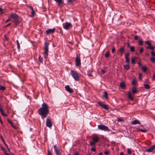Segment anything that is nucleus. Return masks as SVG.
Here are the masks:
<instances>
[{"label":"nucleus","instance_id":"nucleus-52","mask_svg":"<svg viewBox=\"0 0 155 155\" xmlns=\"http://www.w3.org/2000/svg\"><path fill=\"white\" fill-rule=\"evenodd\" d=\"M48 155H52L51 152L49 150H48Z\"/></svg>","mask_w":155,"mask_h":155},{"label":"nucleus","instance_id":"nucleus-26","mask_svg":"<svg viewBox=\"0 0 155 155\" xmlns=\"http://www.w3.org/2000/svg\"><path fill=\"white\" fill-rule=\"evenodd\" d=\"M132 93L133 94H135L137 93V88L136 87H133L132 89Z\"/></svg>","mask_w":155,"mask_h":155},{"label":"nucleus","instance_id":"nucleus-47","mask_svg":"<svg viewBox=\"0 0 155 155\" xmlns=\"http://www.w3.org/2000/svg\"><path fill=\"white\" fill-rule=\"evenodd\" d=\"M138 36L137 35H135L134 37V39L135 40H138Z\"/></svg>","mask_w":155,"mask_h":155},{"label":"nucleus","instance_id":"nucleus-60","mask_svg":"<svg viewBox=\"0 0 155 155\" xmlns=\"http://www.w3.org/2000/svg\"><path fill=\"white\" fill-rule=\"evenodd\" d=\"M11 25V23H9L8 25L6 26V27H7Z\"/></svg>","mask_w":155,"mask_h":155},{"label":"nucleus","instance_id":"nucleus-32","mask_svg":"<svg viewBox=\"0 0 155 155\" xmlns=\"http://www.w3.org/2000/svg\"><path fill=\"white\" fill-rule=\"evenodd\" d=\"M138 131H140L142 132H146L147 131V130L144 129H138Z\"/></svg>","mask_w":155,"mask_h":155},{"label":"nucleus","instance_id":"nucleus-11","mask_svg":"<svg viewBox=\"0 0 155 155\" xmlns=\"http://www.w3.org/2000/svg\"><path fill=\"white\" fill-rule=\"evenodd\" d=\"M0 112L1 113L2 115L5 117H6L7 116V114H6L4 113V110L3 109V107L1 105V103H0Z\"/></svg>","mask_w":155,"mask_h":155},{"label":"nucleus","instance_id":"nucleus-33","mask_svg":"<svg viewBox=\"0 0 155 155\" xmlns=\"http://www.w3.org/2000/svg\"><path fill=\"white\" fill-rule=\"evenodd\" d=\"M130 49L131 51L132 52H134L135 51V48L134 46H131L130 48Z\"/></svg>","mask_w":155,"mask_h":155},{"label":"nucleus","instance_id":"nucleus-46","mask_svg":"<svg viewBox=\"0 0 155 155\" xmlns=\"http://www.w3.org/2000/svg\"><path fill=\"white\" fill-rule=\"evenodd\" d=\"M35 13L34 10H32L31 12V17H32L35 14Z\"/></svg>","mask_w":155,"mask_h":155},{"label":"nucleus","instance_id":"nucleus-8","mask_svg":"<svg viewBox=\"0 0 155 155\" xmlns=\"http://www.w3.org/2000/svg\"><path fill=\"white\" fill-rule=\"evenodd\" d=\"M145 44H147L148 46L147 47V49H151L152 50H153L154 49V47L151 45V44L148 41H146L145 42Z\"/></svg>","mask_w":155,"mask_h":155},{"label":"nucleus","instance_id":"nucleus-41","mask_svg":"<svg viewBox=\"0 0 155 155\" xmlns=\"http://www.w3.org/2000/svg\"><path fill=\"white\" fill-rule=\"evenodd\" d=\"M17 48H18V50H19L20 49V46L19 43L18 42V40H17Z\"/></svg>","mask_w":155,"mask_h":155},{"label":"nucleus","instance_id":"nucleus-53","mask_svg":"<svg viewBox=\"0 0 155 155\" xmlns=\"http://www.w3.org/2000/svg\"><path fill=\"white\" fill-rule=\"evenodd\" d=\"M3 150H4L5 151V155H10L8 153L6 152V151H5V150L4 149H2Z\"/></svg>","mask_w":155,"mask_h":155},{"label":"nucleus","instance_id":"nucleus-4","mask_svg":"<svg viewBox=\"0 0 155 155\" xmlns=\"http://www.w3.org/2000/svg\"><path fill=\"white\" fill-rule=\"evenodd\" d=\"M98 128L99 130H104V131H110L108 127L104 124H100L98 125Z\"/></svg>","mask_w":155,"mask_h":155},{"label":"nucleus","instance_id":"nucleus-19","mask_svg":"<svg viewBox=\"0 0 155 155\" xmlns=\"http://www.w3.org/2000/svg\"><path fill=\"white\" fill-rule=\"evenodd\" d=\"M7 121L11 124V126L13 128L15 129H17V127L13 124V123L12 121L8 119Z\"/></svg>","mask_w":155,"mask_h":155},{"label":"nucleus","instance_id":"nucleus-18","mask_svg":"<svg viewBox=\"0 0 155 155\" xmlns=\"http://www.w3.org/2000/svg\"><path fill=\"white\" fill-rule=\"evenodd\" d=\"M55 2L58 3V6H60L61 7L63 6V4L62 3V0H54Z\"/></svg>","mask_w":155,"mask_h":155},{"label":"nucleus","instance_id":"nucleus-37","mask_svg":"<svg viewBox=\"0 0 155 155\" xmlns=\"http://www.w3.org/2000/svg\"><path fill=\"white\" fill-rule=\"evenodd\" d=\"M142 70L143 72H145L147 70V68L145 66H143L142 68Z\"/></svg>","mask_w":155,"mask_h":155},{"label":"nucleus","instance_id":"nucleus-58","mask_svg":"<svg viewBox=\"0 0 155 155\" xmlns=\"http://www.w3.org/2000/svg\"><path fill=\"white\" fill-rule=\"evenodd\" d=\"M73 155H79V153L78 152H75Z\"/></svg>","mask_w":155,"mask_h":155},{"label":"nucleus","instance_id":"nucleus-45","mask_svg":"<svg viewBox=\"0 0 155 155\" xmlns=\"http://www.w3.org/2000/svg\"><path fill=\"white\" fill-rule=\"evenodd\" d=\"M142 76V75L140 73H139V79L140 80L141 79V78Z\"/></svg>","mask_w":155,"mask_h":155},{"label":"nucleus","instance_id":"nucleus-56","mask_svg":"<svg viewBox=\"0 0 155 155\" xmlns=\"http://www.w3.org/2000/svg\"><path fill=\"white\" fill-rule=\"evenodd\" d=\"M29 8H30V9L32 10H33V8L32 7V6H29Z\"/></svg>","mask_w":155,"mask_h":155},{"label":"nucleus","instance_id":"nucleus-10","mask_svg":"<svg viewBox=\"0 0 155 155\" xmlns=\"http://www.w3.org/2000/svg\"><path fill=\"white\" fill-rule=\"evenodd\" d=\"M54 150L57 155H62L60 152V150L58 147H56V145H54Z\"/></svg>","mask_w":155,"mask_h":155},{"label":"nucleus","instance_id":"nucleus-55","mask_svg":"<svg viewBox=\"0 0 155 155\" xmlns=\"http://www.w3.org/2000/svg\"><path fill=\"white\" fill-rule=\"evenodd\" d=\"M115 50V49L114 48H113L112 49V53H114V52Z\"/></svg>","mask_w":155,"mask_h":155},{"label":"nucleus","instance_id":"nucleus-35","mask_svg":"<svg viewBox=\"0 0 155 155\" xmlns=\"http://www.w3.org/2000/svg\"><path fill=\"white\" fill-rule=\"evenodd\" d=\"M150 60L153 63H155V58L154 57H151Z\"/></svg>","mask_w":155,"mask_h":155},{"label":"nucleus","instance_id":"nucleus-43","mask_svg":"<svg viewBox=\"0 0 155 155\" xmlns=\"http://www.w3.org/2000/svg\"><path fill=\"white\" fill-rule=\"evenodd\" d=\"M95 142L94 141H91L90 142V144L92 146H94L95 145Z\"/></svg>","mask_w":155,"mask_h":155},{"label":"nucleus","instance_id":"nucleus-61","mask_svg":"<svg viewBox=\"0 0 155 155\" xmlns=\"http://www.w3.org/2000/svg\"><path fill=\"white\" fill-rule=\"evenodd\" d=\"M120 155H124V153L123 152H121L120 153Z\"/></svg>","mask_w":155,"mask_h":155},{"label":"nucleus","instance_id":"nucleus-9","mask_svg":"<svg viewBox=\"0 0 155 155\" xmlns=\"http://www.w3.org/2000/svg\"><path fill=\"white\" fill-rule=\"evenodd\" d=\"M55 28H54L52 29H49L46 31V33L47 35H48L50 34L53 33L55 31Z\"/></svg>","mask_w":155,"mask_h":155},{"label":"nucleus","instance_id":"nucleus-36","mask_svg":"<svg viewBox=\"0 0 155 155\" xmlns=\"http://www.w3.org/2000/svg\"><path fill=\"white\" fill-rule=\"evenodd\" d=\"M110 55V53L109 51H107L105 54V56L106 58H108Z\"/></svg>","mask_w":155,"mask_h":155},{"label":"nucleus","instance_id":"nucleus-2","mask_svg":"<svg viewBox=\"0 0 155 155\" xmlns=\"http://www.w3.org/2000/svg\"><path fill=\"white\" fill-rule=\"evenodd\" d=\"M71 74L74 80L77 81L79 80V75L77 71L71 70Z\"/></svg>","mask_w":155,"mask_h":155},{"label":"nucleus","instance_id":"nucleus-54","mask_svg":"<svg viewBox=\"0 0 155 155\" xmlns=\"http://www.w3.org/2000/svg\"><path fill=\"white\" fill-rule=\"evenodd\" d=\"M10 20V19L9 18H8L7 20H6L5 21V22L6 23H8V21H9Z\"/></svg>","mask_w":155,"mask_h":155},{"label":"nucleus","instance_id":"nucleus-38","mask_svg":"<svg viewBox=\"0 0 155 155\" xmlns=\"http://www.w3.org/2000/svg\"><path fill=\"white\" fill-rule=\"evenodd\" d=\"M5 89V87L2 86H0V90H2L3 91H4Z\"/></svg>","mask_w":155,"mask_h":155},{"label":"nucleus","instance_id":"nucleus-3","mask_svg":"<svg viewBox=\"0 0 155 155\" xmlns=\"http://www.w3.org/2000/svg\"><path fill=\"white\" fill-rule=\"evenodd\" d=\"M49 44L45 41V44L44 51L43 52L44 55V57L46 58L48 56V45Z\"/></svg>","mask_w":155,"mask_h":155},{"label":"nucleus","instance_id":"nucleus-28","mask_svg":"<svg viewBox=\"0 0 155 155\" xmlns=\"http://www.w3.org/2000/svg\"><path fill=\"white\" fill-rule=\"evenodd\" d=\"M144 86L145 89L147 90H149L150 88V86L147 84H144Z\"/></svg>","mask_w":155,"mask_h":155},{"label":"nucleus","instance_id":"nucleus-51","mask_svg":"<svg viewBox=\"0 0 155 155\" xmlns=\"http://www.w3.org/2000/svg\"><path fill=\"white\" fill-rule=\"evenodd\" d=\"M101 74H103L105 73V71L103 70H101Z\"/></svg>","mask_w":155,"mask_h":155},{"label":"nucleus","instance_id":"nucleus-16","mask_svg":"<svg viewBox=\"0 0 155 155\" xmlns=\"http://www.w3.org/2000/svg\"><path fill=\"white\" fill-rule=\"evenodd\" d=\"M155 149V145H154L150 147L147 149L146 151L147 152H151L152 151Z\"/></svg>","mask_w":155,"mask_h":155},{"label":"nucleus","instance_id":"nucleus-14","mask_svg":"<svg viewBox=\"0 0 155 155\" xmlns=\"http://www.w3.org/2000/svg\"><path fill=\"white\" fill-rule=\"evenodd\" d=\"M10 17L12 18L13 19V20L17 18H18L19 16L18 15H17L15 13L11 14Z\"/></svg>","mask_w":155,"mask_h":155},{"label":"nucleus","instance_id":"nucleus-48","mask_svg":"<svg viewBox=\"0 0 155 155\" xmlns=\"http://www.w3.org/2000/svg\"><path fill=\"white\" fill-rule=\"evenodd\" d=\"M91 150L92 151L95 152L96 150V149L95 148L93 147L91 148Z\"/></svg>","mask_w":155,"mask_h":155},{"label":"nucleus","instance_id":"nucleus-21","mask_svg":"<svg viewBox=\"0 0 155 155\" xmlns=\"http://www.w3.org/2000/svg\"><path fill=\"white\" fill-rule=\"evenodd\" d=\"M128 97L129 99H130L131 101L134 100V98L132 97L131 92L130 91L128 92Z\"/></svg>","mask_w":155,"mask_h":155},{"label":"nucleus","instance_id":"nucleus-20","mask_svg":"<svg viewBox=\"0 0 155 155\" xmlns=\"http://www.w3.org/2000/svg\"><path fill=\"white\" fill-rule=\"evenodd\" d=\"M124 50L125 48L124 46L121 47L119 50V52L121 54H122L124 53Z\"/></svg>","mask_w":155,"mask_h":155},{"label":"nucleus","instance_id":"nucleus-63","mask_svg":"<svg viewBox=\"0 0 155 155\" xmlns=\"http://www.w3.org/2000/svg\"><path fill=\"white\" fill-rule=\"evenodd\" d=\"M153 78L154 79H155V74L153 75Z\"/></svg>","mask_w":155,"mask_h":155},{"label":"nucleus","instance_id":"nucleus-59","mask_svg":"<svg viewBox=\"0 0 155 155\" xmlns=\"http://www.w3.org/2000/svg\"><path fill=\"white\" fill-rule=\"evenodd\" d=\"M117 119H118V120H117V121H122V120L121 119H120V118H118Z\"/></svg>","mask_w":155,"mask_h":155},{"label":"nucleus","instance_id":"nucleus-49","mask_svg":"<svg viewBox=\"0 0 155 155\" xmlns=\"http://www.w3.org/2000/svg\"><path fill=\"white\" fill-rule=\"evenodd\" d=\"M104 153L106 155H108L109 154V151L108 150L105 151Z\"/></svg>","mask_w":155,"mask_h":155},{"label":"nucleus","instance_id":"nucleus-39","mask_svg":"<svg viewBox=\"0 0 155 155\" xmlns=\"http://www.w3.org/2000/svg\"><path fill=\"white\" fill-rule=\"evenodd\" d=\"M127 153L128 154H131V150L130 149H128L127 150Z\"/></svg>","mask_w":155,"mask_h":155},{"label":"nucleus","instance_id":"nucleus-40","mask_svg":"<svg viewBox=\"0 0 155 155\" xmlns=\"http://www.w3.org/2000/svg\"><path fill=\"white\" fill-rule=\"evenodd\" d=\"M38 60H39V61L40 62H41V63L43 62V59H42V58L41 57V56L40 55L39 56Z\"/></svg>","mask_w":155,"mask_h":155},{"label":"nucleus","instance_id":"nucleus-29","mask_svg":"<svg viewBox=\"0 0 155 155\" xmlns=\"http://www.w3.org/2000/svg\"><path fill=\"white\" fill-rule=\"evenodd\" d=\"M136 60V58L134 57L132 58L131 59V62L132 64H135V61Z\"/></svg>","mask_w":155,"mask_h":155},{"label":"nucleus","instance_id":"nucleus-1","mask_svg":"<svg viewBox=\"0 0 155 155\" xmlns=\"http://www.w3.org/2000/svg\"><path fill=\"white\" fill-rule=\"evenodd\" d=\"M38 113L42 119L46 117L49 113V107L45 103H43L41 107L38 110Z\"/></svg>","mask_w":155,"mask_h":155},{"label":"nucleus","instance_id":"nucleus-25","mask_svg":"<svg viewBox=\"0 0 155 155\" xmlns=\"http://www.w3.org/2000/svg\"><path fill=\"white\" fill-rule=\"evenodd\" d=\"M103 96L106 99H108V94L106 91H104V92L103 94Z\"/></svg>","mask_w":155,"mask_h":155},{"label":"nucleus","instance_id":"nucleus-24","mask_svg":"<svg viewBox=\"0 0 155 155\" xmlns=\"http://www.w3.org/2000/svg\"><path fill=\"white\" fill-rule=\"evenodd\" d=\"M132 124L133 125L135 124H140V122L137 120H134L132 121Z\"/></svg>","mask_w":155,"mask_h":155},{"label":"nucleus","instance_id":"nucleus-34","mask_svg":"<svg viewBox=\"0 0 155 155\" xmlns=\"http://www.w3.org/2000/svg\"><path fill=\"white\" fill-rule=\"evenodd\" d=\"M124 68H125V69L126 70H128L130 68L129 64H128L126 65H124Z\"/></svg>","mask_w":155,"mask_h":155},{"label":"nucleus","instance_id":"nucleus-22","mask_svg":"<svg viewBox=\"0 0 155 155\" xmlns=\"http://www.w3.org/2000/svg\"><path fill=\"white\" fill-rule=\"evenodd\" d=\"M14 22L16 25H19L21 22L20 21L18 20V18H17L14 20Z\"/></svg>","mask_w":155,"mask_h":155},{"label":"nucleus","instance_id":"nucleus-30","mask_svg":"<svg viewBox=\"0 0 155 155\" xmlns=\"http://www.w3.org/2000/svg\"><path fill=\"white\" fill-rule=\"evenodd\" d=\"M75 1V0H67V3L68 4H70L72 3Z\"/></svg>","mask_w":155,"mask_h":155},{"label":"nucleus","instance_id":"nucleus-64","mask_svg":"<svg viewBox=\"0 0 155 155\" xmlns=\"http://www.w3.org/2000/svg\"><path fill=\"white\" fill-rule=\"evenodd\" d=\"M99 155H103V154L101 153H100L99 154Z\"/></svg>","mask_w":155,"mask_h":155},{"label":"nucleus","instance_id":"nucleus-27","mask_svg":"<svg viewBox=\"0 0 155 155\" xmlns=\"http://www.w3.org/2000/svg\"><path fill=\"white\" fill-rule=\"evenodd\" d=\"M0 138H1L2 140V142L4 143V144L5 145V146H6L7 148H8V150H9V149L8 147V145L5 143V142L3 137L2 136H0Z\"/></svg>","mask_w":155,"mask_h":155},{"label":"nucleus","instance_id":"nucleus-62","mask_svg":"<svg viewBox=\"0 0 155 155\" xmlns=\"http://www.w3.org/2000/svg\"><path fill=\"white\" fill-rule=\"evenodd\" d=\"M3 9H2V8L0 7V12H1L3 11Z\"/></svg>","mask_w":155,"mask_h":155},{"label":"nucleus","instance_id":"nucleus-17","mask_svg":"<svg viewBox=\"0 0 155 155\" xmlns=\"http://www.w3.org/2000/svg\"><path fill=\"white\" fill-rule=\"evenodd\" d=\"M92 140L93 141L97 143L99 139L97 135H96L92 137Z\"/></svg>","mask_w":155,"mask_h":155},{"label":"nucleus","instance_id":"nucleus-57","mask_svg":"<svg viewBox=\"0 0 155 155\" xmlns=\"http://www.w3.org/2000/svg\"><path fill=\"white\" fill-rule=\"evenodd\" d=\"M87 75L88 76H89V77L92 76V74L91 73H88L87 74Z\"/></svg>","mask_w":155,"mask_h":155},{"label":"nucleus","instance_id":"nucleus-12","mask_svg":"<svg viewBox=\"0 0 155 155\" xmlns=\"http://www.w3.org/2000/svg\"><path fill=\"white\" fill-rule=\"evenodd\" d=\"M65 88L66 91L70 93H72L74 92L73 89L71 88L68 85L66 86Z\"/></svg>","mask_w":155,"mask_h":155},{"label":"nucleus","instance_id":"nucleus-6","mask_svg":"<svg viewBox=\"0 0 155 155\" xmlns=\"http://www.w3.org/2000/svg\"><path fill=\"white\" fill-rule=\"evenodd\" d=\"M99 105L106 110H108L109 109L108 106L106 104H103L101 102H99L98 103Z\"/></svg>","mask_w":155,"mask_h":155},{"label":"nucleus","instance_id":"nucleus-7","mask_svg":"<svg viewBox=\"0 0 155 155\" xmlns=\"http://www.w3.org/2000/svg\"><path fill=\"white\" fill-rule=\"evenodd\" d=\"M75 61L76 66H79L81 64L80 57V56H77L76 57Z\"/></svg>","mask_w":155,"mask_h":155},{"label":"nucleus","instance_id":"nucleus-5","mask_svg":"<svg viewBox=\"0 0 155 155\" xmlns=\"http://www.w3.org/2000/svg\"><path fill=\"white\" fill-rule=\"evenodd\" d=\"M63 28L65 29L68 30L70 27H72L71 24L70 23L66 22L63 24Z\"/></svg>","mask_w":155,"mask_h":155},{"label":"nucleus","instance_id":"nucleus-31","mask_svg":"<svg viewBox=\"0 0 155 155\" xmlns=\"http://www.w3.org/2000/svg\"><path fill=\"white\" fill-rule=\"evenodd\" d=\"M132 83L134 85H135L137 83V81L136 79H133L132 81Z\"/></svg>","mask_w":155,"mask_h":155},{"label":"nucleus","instance_id":"nucleus-50","mask_svg":"<svg viewBox=\"0 0 155 155\" xmlns=\"http://www.w3.org/2000/svg\"><path fill=\"white\" fill-rule=\"evenodd\" d=\"M143 51V48L142 47H141L140 50V53H141Z\"/></svg>","mask_w":155,"mask_h":155},{"label":"nucleus","instance_id":"nucleus-23","mask_svg":"<svg viewBox=\"0 0 155 155\" xmlns=\"http://www.w3.org/2000/svg\"><path fill=\"white\" fill-rule=\"evenodd\" d=\"M125 84L123 82H121L120 83V86L122 89H125Z\"/></svg>","mask_w":155,"mask_h":155},{"label":"nucleus","instance_id":"nucleus-13","mask_svg":"<svg viewBox=\"0 0 155 155\" xmlns=\"http://www.w3.org/2000/svg\"><path fill=\"white\" fill-rule=\"evenodd\" d=\"M46 126L49 127H51L52 124L49 118H47L46 120Z\"/></svg>","mask_w":155,"mask_h":155},{"label":"nucleus","instance_id":"nucleus-44","mask_svg":"<svg viewBox=\"0 0 155 155\" xmlns=\"http://www.w3.org/2000/svg\"><path fill=\"white\" fill-rule=\"evenodd\" d=\"M143 44V41L141 40L139 41V44L140 45H142Z\"/></svg>","mask_w":155,"mask_h":155},{"label":"nucleus","instance_id":"nucleus-42","mask_svg":"<svg viewBox=\"0 0 155 155\" xmlns=\"http://www.w3.org/2000/svg\"><path fill=\"white\" fill-rule=\"evenodd\" d=\"M151 54L152 56L153 57L155 56V52H154V50H152Z\"/></svg>","mask_w":155,"mask_h":155},{"label":"nucleus","instance_id":"nucleus-15","mask_svg":"<svg viewBox=\"0 0 155 155\" xmlns=\"http://www.w3.org/2000/svg\"><path fill=\"white\" fill-rule=\"evenodd\" d=\"M130 53L129 52H127L125 55V58L126 59V62L128 63L130 62V60L129 58V55Z\"/></svg>","mask_w":155,"mask_h":155}]
</instances>
